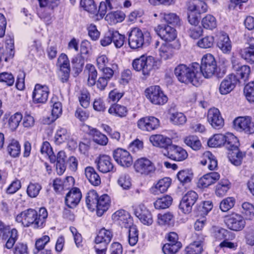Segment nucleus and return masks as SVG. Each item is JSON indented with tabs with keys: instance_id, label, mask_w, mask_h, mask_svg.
Wrapping results in <instances>:
<instances>
[{
	"instance_id": "obj_1",
	"label": "nucleus",
	"mask_w": 254,
	"mask_h": 254,
	"mask_svg": "<svg viewBox=\"0 0 254 254\" xmlns=\"http://www.w3.org/2000/svg\"><path fill=\"white\" fill-rule=\"evenodd\" d=\"M47 217L48 212L44 207L40 208L38 212L34 209L29 208L18 214L15 220L24 227L41 229L45 226Z\"/></svg>"
},
{
	"instance_id": "obj_2",
	"label": "nucleus",
	"mask_w": 254,
	"mask_h": 254,
	"mask_svg": "<svg viewBox=\"0 0 254 254\" xmlns=\"http://www.w3.org/2000/svg\"><path fill=\"white\" fill-rule=\"evenodd\" d=\"M194 65H195L196 71L200 73V78L202 75L206 78H210L213 75L221 78L226 73L225 69L222 70L219 68L218 70L216 62L213 56L210 54L203 56L201 65L196 63H194Z\"/></svg>"
},
{
	"instance_id": "obj_3",
	"label": "nucleus",
	"mask_w": 254,
	"mask_h": 254,
	"mask_svg": "<svg viewBox=\"0 0 254 254\" xmlns=\"http://www.w3.org/2000/svg\"><path fill=\"white\" fill-rule=\"evenodd\" d=\"M174 74L178 80L185 84H191L198 86L200 84V73L195 70L194 63L189 66L180 64L174 69Z\"/></svg>"
},
{
	"instance_id": "obj_4",
	"label": "nucleus",
	"mask_w": 254,
	"mask_h": 254,
	"mask_svg": "<svg viewBox=\"0 0 254 254\" xmlns=\"http://www.w3.org/2000/svg\"><path fill=\"white\" fill-rule=\"evenodd\" d=\"M157 62L152 56H141L134 59L132 63L133 69L137 71H141L146 76L150 75L151 71L157 68Z\"/></svg>"
},
{
	"instance_id": "obj_5",
	"label": "nucleus",
	"mask_w": 254,
	"mask_h": 254,
	"mask_svg": "<svg viewBox=\"0 0 254 254\" xmlns=\"http://www.w3.org/2000/svg\"><path fill=\"white\" fill-rule=\"evenodd\" d=\"M150 39L149 32L143 33L138 28H132L128 34V45L132 49L142 47L144 43H149Z\"/></svg>"
},
{
	"instance_id": "obj_6",
	"label": "nucleus",
	"mask_w": 254,
	"mask_h": 254,
	"mask_svg": "<svg viewBox=\"0 0 254 254\" xmlns=\"http://www.w3.org/2000/svg\"><path fill=\"white\" fill-rule=\"evenodd\" d=\"M224 221L227 227L234 231H240L246 226V220L240 214L233 212L224 217Z\"/></svg>"
},
{
	"instance_id": "obj_7",
	"label": "nucleus",
	"mask_w": 254,
	"mask_h": 254,
	"mask_svg": "<svg viewBox=\"0 0 254 254\" xmlns=\"http://www.w3.org/2000/svg\"><path fill=\"white\" fill-rule=\"evenodd\" d=\"M145 93L146 97L151 103L155 105H164L168 101V97L160 86L155 85L147 88Z\"/></svg>"
},
{
	"instance_id": "obj_8",
	"label": "nucleus",
	"mask_w": 254,
	"mask_h": 254,
	"mask_svg": "<svg viewBox=\"0 0 254 254\" xmlns=\"http://www.w3.org/2000/svg\"><path fill=\"white\" fill-rule=\"evenodd\" d=\"M196 191H187L180 201L179 208L185 214H189L192 211V206L198 199Z\"/></svg>"
},
{
	"instance_id": "obj_9",
	"label": "nucleus",
	"mask_w": 254,
	"mask_h": 254,
	"mask_svg": "<svg viewBox=\"0 0 254 254\" xmlns=\"http://www.w3.org/2000/svg\"><path fill=\"white\" fill-rule=\"evenodd\" d=\"M235 128L239 131H244L250 134L254 133V123L252 122L250 117H240L233 122Z\"/></svg>"
},
{
	"instance_id": "obj_10",
	"label": "nucleus",
	"mask_w": 254,
	"mask_h": 254,
	"mask_svg": "<svg viewBox=\"0 0 254 254\" xmlns=\"http://www.w3.org/2000/svg\"><path fill=\"white\" fill-rule=\"evenodd\" d=\"M163 153L165 156L176 161H184L188 156L187 152L184 148L172 143Z\"/></svg>"
},
{
	"instance_id": "obj_11",
	"label": "nucleus",
	"mask_w": 254,
	"mask_h": 254,
	"mask_svg": "<svg viewBox=\"0 0 254 254\" xmlns=\"http://www.w3.org/2000/svg\"><path fill=\"white\" fill-rule=\"evenodd\" d=\"M134 167L136 172L144 175H150L155 171L153 164L146 158L138 159L134 164Z\"/></svg>"
},
{
	"instance_id": "obj_12",
	"label": "nucleus",
	"mask_w": 254,
	"mask_h": 254,
	"mask_svg": "<svg viewBox=\"0 0 254 254\" xmlns=\"http://www.w3.org/2000/svg\"><path fill=\"white\" fill-rule=\"evenodd\" d=\"M138 127L142 131H151L157 129L160 121L153 116H147L140 119L137 123Z\"/></svg>"
},
{
	"instance_id": "obj_13",
	"label": "nucleus",
	"mask_w": 254,
	"mask_h": 254,
	"mask_svg": "<svg viewBox=\"0 0 254 254\" xmlns=\"http://www.w3.org/2000/svg\"><path fill=\"white\" fill-rule=\"evenodd\" d=\"M113 156L115 161L122 166L128 167L132 164L131 155L127 150L123 148H118L115 150Z\"/></svg>"
},
{
	"instance_id": "obj_14",
	"label": "nucleus",
	"mask_w": 254,
	"mask_h": 254,
	"mask_svg": "<svg viewBox=\"0 0 254 254\" xmlns=\"http://www.w3.org/2000/svg\"><path fill=\"white\" fill-rule=\"evenodd\" d=\"M97 169L103 173L114 172L116 169L112 162L111 158L107 155L101 154L95 160Z\"/></svg>"
},
{
	"instance_id": "obj_15",
	"label": "nucleus",
	"mask_w": 254,
	"mask_h": 254,
	"mask_svg": "<svg viewBox=\"0 0 254 254\" xmlns=\"http://www.w3.org/2000/svg\"><path fill=\"white\" fill-rule=\"evenodd\" d=\"M49 89L46 85L36 84L32 93V99L35 104H44L48 98Z\"/></svg>"
},
{
	"instance_id": "obj_16",
	"label": "nucleus",
	"mask_w": 254,
	"mask_h": 254,
	"mask_svg": "<svg viewBox=\"0 0 254 254\" xmlns=\"http://www.w3.org/2000/svg\"><path fill=\"white\" fill-rule=\"evenodd\" d=\"M155 30L157 35L166 42H171L177 37L176 29L168 25H159Z\"/></svg>"
},
{
	"instance_id": "obj_17",
	"label": "nucleus",
	"mask_w": 254,
	"mask_h": 254,
	"mask_svg": "<svg viewBox=\"0 0 254 254\" xmlns=\"http://www.w3.org/2000/svg\"><path fill=\"white\" fill-rule=\"evenodd\" d=\"M112 219L120 226L126 228L133 226V220L129 213L125 210H119L112 215Z\"/></svg>"
},
{
	"instance_id": "obj_18",
	"label": "nucleus",
	"mask_w": 254,
	"mask_h": 254,
	"mask_svg": "<svg viewBox=\"0 0 254 254\" xmlns=\"http://www.w3.org/2000/svg\"><path fill=\"white\" fill-rule=\"evenodd\" d=\"M239 82V79L234 74L227 75L221 82L219 86L220 93L226 95L232 91Z\"/></svg>"
},
{
	"instance_id": "obj_19",
	"label": "nucleus",
	"mask_w": 254,
	"mask_h": 254,
	"mask_svg": "<svg viewBox=\"0 0 254 254\" xmlns=\"http://www.w3.org/2000/svg\"><path fill=\"white\" fill-rule=\"evenodd\" d=\"M207 121L212 127L215 129L222 128L224 124V120L217 108H211L208 110Z\"/></svg>"
},
{
	"instance_id": "obj_20",
	"label": "nucleus",
	"mask_w": 254,
	"mask_h": 254,
	"mask_svg": "<svg viewBox=\"0 0 254 254\" xmlns=\"http://www.w3.org/2000/svg\"><path fill=\"white\" fill-rule=\"evenodd\" d=\"M134 214L144 225H151L153 222L152 214L143 204H140L136 208Z\"/></svg>"
},
{
	"instance_id": "obj_21",
	"label": "nucleus",
	"mask_w": 254,
	"mask_h": 254,
	"mask_svg": "<svg viewBox=\"0 0 254 254\" xmlns=\"http://www.w3.org/2000/svg\"><path fill=\"white\" fill-rule=\"evenodd\" d=\"M113 237V232L105 228H101L95 239L96 245H105L108 246Z\"/></svg>"
},
{
	"instance_id": "obj_22",
	"label": "nucleus",
	"mask_w": 254,
	"mask_h": 254,
	"mask_svg": "<svg viewBox=\"0 0 254 254\" xmlns=\"http://www.w3.org/2000/svg\"><path fill=\"white\" fill-rule=\"evenodd\" d=\"M149 140L153 146L164 148L165 150L167 149L168 147L172 143V140L170 138L161 134L152 135L149 137Z\"/></svg>"
},
{
	"instance_id": "obj_23",
	"label": "nucleus",
	"mask_w": 254,
	"mask_h": 254,
	"mask_svg": "<svg viewBox=\"0 0 254 254\" xmlns=\"http://www.w3.org/2000/svg\"><path fill=\"white\" fill-rule=\"evenodd\" d=\"M56 168L57 174L62 175L65 172L66 168V155L64 151H59L55 155Z\"/></svg>"
},
{
	"instance_id": "obj_24",
	"label": "nucleus",
	"mask_w": 254,
	"mask_h": 254,
	"mask_svg": "<svg viewBox=\"0 0 254 254\" xmlns=\"http://www.w3.org/2000/svg\"><path fill=\"white\" fill-rule=\"evenodd\" d=\"M110 202V197L106 194L102 195L100 197H98V204L96 207L97 215L98 216H101L108 209Z\"/></svg>"
},
{
	"instance_id": "obj_25",
	"label": "nucleus",
	"mask_w": 254,
	"mask_h": 254,
	"mask_svg": "<svg viewBox=\"0 0 254 254\" xmlns=\"http://www.w3.org/2000/svg\"><path fill=\"white\" fill-rule=\"evenodd\" d=\"M217 45L224 53L228 54L232 49L231 42L228 35L225 33L218 35Z\"/></svg>"
},
{
	"instance_id": "obj_26",
	"label": "nucleus",
	"mask_w": 254,
	"mask_h": 254,
	"mask_svg": "<svg viewBox=\"0 0 254 254\" xmlns=\"http://www.w3.org/2000/svg\"><path fill=\"white\" fill-rule=\"evenodd\" d=\"M82 197L81 191H68L65 198V203L70 208H74Z\"/></svg>"
},
{
	"instance_id": "obj_27",
	"label": "nucleus",
	"mask_w": 254,
	"mask_h": 254,
	"mask_svg": "<svg viewBox=\"0 0 254 254\" xmlns=\"http://www.w3.org/2000/svg\"><path fill=\"white\" fill-rule=\"evenodd\" d=\"M189 11L196 12L198 14L204 13L207 10V5L201 0H190L188 3Z\"/></svg>"
},
{
	"instance_id": "obj_28",
	"label": "nucleus",
	"mask_w": 254,
	"mask_h": 254,
	"mask_svg": "<svg viewBox=\"0 0 254 254\" xmlns=\"http://www.w3.org/2000/svg\"><path fill=\"white\" fill-rule=\"evenodd\" d=\"M193 173L190 170L186 169L179 171L177 174V178L180 184L188 189L191 184L193 178Z\"/></svg>"
},
{
	"instance_id": "obj_29",
	"label": "nucleus",
	"mask_w": 254,
	"mask_h": 254,
	"mask_svg": "<svg viewBox=\"0 0 254 254\" xmlns=\"http://www.w3.org/2000/svg\"><path fill=\"white\" fill-rule=\"evenodd\" d=\"M246 157V152L241 151L239 148L236 150L229 151L228 152V158L232 164L235 166H239L243 159Z\"/></svg>"
},
{
	"instance_id": "obj_30",
	"label": "nucleus",
	"mask_w": 254,
	"mask_h": 254,
	"mask_svg": "<svg viewBox=\"0 0 254 254\" xmlns=\"http://www.w3.org/2000/svg\"><path fill=\"white\" fill-rule=\"evenodd\" d=\"M233 69L236 72L235 75L238 79L240 78L244 81L248 79L251 72L250 67L248 65L240 64H234Z\"/></svg>"
},
{
	"instance_id": "obj_31",
	"label": "nucleus",
	"mask_w": 254,
	"mask_h": 254,
	"mask_svg": "<svg viewBox=\"0 0 254 254\" xmlns=\"http://www.w3.org/2000/svg\"><path fill=\"white\" fill-rule=\"evenodd\" d=\"M89 134L92 136L93 141L101 145H106L108 143V138L105 134L94 128H89Z\"/></svg>"
},
{
	"instance_id": "obj_32",
	"label": "nucleus",
	"mask_w": 254,
	"mask_h": 254,
	"mask_svg": "<svg viewBox=\"0 0 254 254\" xmlns=\"http://www.w3.org/2000/svg\"><path fill=\"white\" fill-rule=\"evenodd\" d=\"M175 223V216L173 213L167 212L164 214H158L157 223L161 226H173Z\"/></svg>"
},
{
	"instance_id": "obj_33",
	"label": "nucleus",
	"mask_w": 254,
	"mask_h": 254,
	"mask_svg": "<svg viewBox=\"0 0 254 254\" xmlns=\"http://www.w3.org/2000/svg\"><path fill=\"white\" fill-rule=\"evenodd\" d=\"M85 175L89 182L94 186L101 184V179L94 168L87 167L85 169Z\"/></svg>"
},
{
	"instance_id": "obj_34",
	"label": "nucleus",
	"mask_w": 254,
	"mask_h": 254,
	"mask_svg": "<svg viewBox=\"0 0 254 254\" xmlns=\"http://www.w3.org/2000/svg\"><path fill=\"white\" fill-rule=\"evenodd\" d=\"M240 145L238 138L231 133H227L226 134V142H225V147L228 151L236 150L239 148Z\"/></svg>"
},
{
	"instance_id": "obj_35",
	"label": "nucleus",
	"mask_w": 254,
	"mask_h": 254,
	"mask_svg": "<svg viewBox=\"0 0 254 254\" xmlns=\"http://www.w3.org/2000/svg\"><path fill=\"white\" fill-rule=\"evenodd\" d=\"M125 18V14L121 11H116L108 13L105 20L111 25L122 22Z\"/></svg>"
},
{
	"instance_id": "obj_36",
	"label": "nucleus",
	"mask_w": 254,
	"mask_h": 254,
	"mask_svg": "<svg viewBox=\"0 0 254 254\" xmlns=\"http://www.w3.org/2000/svg\"><path fill=\"white\" fill-rule=\"evenodd\" d=\"M174 48L172 44L165 43L162 44L159 48V55L164 60L171 58L174 54Z\"/></svg>"
},
{
	"instance_id": "obj_37",
	"label": "nucleus",
	"mask_w": 254,
	"mask_h": 254,
	"mask_svg": "<svg viewBox=\"0 0 254 254\" xmlns=\"http://www.w3.org/2000/svg\"><path fill=\"white\" fill-rule=\"evenodd\" d=\"M8 238L6 240V242L4 246V248L7 249H12L18 238V231L15 228L10 229L9 228L7 232Z\"/></svg>"
},
{
	"instance_id": "obj_38",
	"label": "nucleus",
	"mask_w": 254,
	"mask_h": 254,
	"mask_svg": "<svg viewBox=\"0 0 254 254\" xmlns=\"http://www.w3.org/2000/svg\"><path fill=\"white\" fill-rule=\"evenodd\" d=\"M7 151L11 157H19L21 152V146L19 142L15 139H12L7 146Z\"/></svg>"
},
{
	"instance_id": "obj_39",
	"label": "nucleus",
	"mask_w": 254,
	"mask_h": 254,
	"mask_svg": "<svg viewBox=\"0 0 254 254\" xmlns=\"http://www.w3.org/2000/svg\"><path fill=\"white\" fill-rule=\"evenodd\" d=\"M84 72H86L88 75V85L90 86L95 85L97 76V71L95 67L91 64H87L85 66Z\"/></svg>"
},
{
	"instance_id": "obj_40",
	"label": "nucleus",
	"mask_w": 254,
	"mask_h": 254,
	"mask_svg": "<svg viewBox=\"0 0 254 254\" xmlns=\"http://www.w3.org/2000/svg\"><path fill=\"white\" fill-rule=\"evenodd\" d=\"M108 113L113 116L124 117L127 114V109L124 106L115 104L110 107L108 110Z\"/></svg>"
},
{
	"instance_id": "obj_41",
	"label": "nucleus",
	"mask_w": 254,
	"mask_h": 254,
	"mask_svg": "<svg viewBox=\"0 0 254 254\" xmlns=\"http://www.w3.org/2000/svg\"><path fill=\"white\" fill-rule=\"evenodd\" d=\"M173 198L169 195H166L162 197L158 198L154 203L156 209H165L168 208L172 203Z\"/></svg>"
},
{
	"instance_id": "obj_42",
	"label": "nucleus",
	"mask_w": 254,
	"mask_h": 254,
	"mask_svg": "<svg viewBox=\"0 0 254 254\" xmlns=\"http://www.w3.org/2000/svg\"><path fill=\"white\" fill-rule=\"evenodd\" d=\"M70 134L67 130L65 128H60L57 130L55 135V142L56 144L60 145L68 140Z\"/></svg>"
},
{
	"instance_id": "obj_43",
	"label": "nucleus",
	"mask_w": 254,
	"mask_h": 254,
	"mask_svg": "<svg viewBox=\"0 0 254 254\" xmlns=\"http://www.w3.org/2000/svg\"><path fill=\"white\" fill-rule=\"evenodd\" d=\"M226 142V134H216L208 141V145L210 147H217L225 145Z\"/></svg>"
},
{
	"instance_id": "obj_44",
	"label": "nucleus",
	"mask_w": 254,
	"mask_h": 254,
	"mask_svg": "<svg viewBox=\"0 0 254 254\" xmlns=\"http://www.w3.org/2000/svg\"><path fill=\"white\" fill-rule=\"evenodd\" d=\"M98 194L96 191H88L86 197V203L90 210H94L98 204Z\"/></svg>"
},
{
	"instance_id": "obj_45",
	"label": "nucleus",
	"mask_w": 254,
	"mask_h": 254,
	"mask_svg": "<svg viewBox=\"0 0 254 254\" xmlns=\"http://www.w3.org/2000/svg\"><path fill=\"white\" fill-rule=\"evenodd\" d=\"M202 251V242L195 241L185 248V254H199Z\"/></svg>"
},
{
	"instance_id": "obj_46",
	"label": "nucleus",
	"mask_w": 254,
	"mask_h": 254,
	"mask_svg": "<svg viewBox=\"0 0 254 254\" xmlns=\"http://www.w3.org/2000/svg\"><path fill=\"white\" fill-rule=\"evenodd\" d=\"M84 58L82 55H77L71 60L72 68L76 73H80L84 64Z\"/></svg>"
},
{
	"instance_id": "obj_47",
	"label": "nucleus",
	"mask_w": 254,
	"mask_h": 254,
	"mask_svg": "<svg viewBox=\"0 0 254 254\" xmlns=\"http://www.w3.org/2000/svg\"><path fill=\"white\" fill-rule=\"evenodd\" d=\"M201 24L207 29L212 30L217 26V21L212 15L207 14L202 19Z\"/></svg>"
},
{
	"instance_id": "obj_48",
	"label": "nucleus",
	"mask_w": 254,
	"mask_h": 254,
	"mask_svg": "<svg viewBox=\"0 0 254 254\" xmlns=\"http://www.w3.org/2000/svg\"><path fill=\"white\" fill-rule=\"evenodd\" d=\"M40 152L42 154H46L48 156L51 163H55V155L49 142L44 141L43 143Z\"/></svg>"
},
{
	"instance_id": "obj_49",
	"label": "nucleus",
	"mask_w": 254,
	"mask_h": 254,
	"mask_svg": "<svg viewBox=\"0 0 254 254\" xmlns=\"http://www.w3.org/2000/svg\"><path fill=\"white\" fill-rule=\"evenodd\" d=\"M170 122L175 125H183L187 122L186 116L181 112H175L170 114Z\"/></svg>"
},
{
	"instance_id": "obj_50",
	"label": "nucleus",
	"mask_w": 254,
	"mask_h": 254,
	"mask_svg": "<svg viewBox=\"0 0 254 254\" xmlns=\"http://www.w3.org/2000/svg\"><path fill=\"white\" fill-rule=\"evenodd\" d=\"M22 118V114L19 112H16L10 116L8 120V126L12 131H14L16 129Z\"/></svg>"
},
{
	"instance_id": "obj_51",
	"label": "nucleus",
	"mask_w": 254,
	"mask_h": 254,
	"mask_svg": "<svg viewBox=\"0 0 254 254\" xmlns=\"http://www.w3.org/2000/svg\"><path fill=\"white\" fill-rule=\"evenodd\" d=\"M78 100L80 105L87 108L90 104V95L89 92L86 89H83L79 91Z\"/></svg>"
},
{
	"instance_id": "obj_52",
	"label": "nucleus",
	"mask_w": 254,
	"mask_h": 254,
	"mask_svg": "<svg viewBox=\"0 0 254 254\" xmlns=\"http://www.w3.org/2000/svg\"><path fill=\"white\" fill-rule=\"evenodd\" d=\"M160 14L167 23L173 26L180 25V18L176 14L174 13H161Z\"/></svg>"
},
{
	"instance_id": "obj_53",
	"label": "nucleus",
	"mask_w": 254,
	"mask_h": 254,
	"mask_svg": "<svg viewBox=\"0 0 254 254\" xmlns=\"http://www.w3.org/2000/svg\"><path fill=\"white\" fill-rule=\"evenodd\" d=\"M112 43H114L115 46L117 48H120L124 45L125 41V36L120 34L118 31L112 29Z\"/></svg>"
},
{
	"instance_id": "obj_54",
	"label": "nucleus",
	"mask_w": 254,
	"mask_h": 254,
	"mask_svg": "<svg viewBox=\"0 0 254 254\" xmlns=\"http://www.w3.org/2000/svg\"><path fill=\"white\" fill-rule=\"evenodd\" d=\"M181 243L177 244H165L162 247V251L164 254H176L182 248Z\"/></svg>"
},
{
	"instance_id": "obj_55",
	"label": "nucleus",
	"mask_w": 254,
	"mask_h": 254,
	"mask_svg": "<svg viewBox=\"0 0 254 254\" xmlns=\"http://www.w3.org/2000/svg\"><path fill=\"white\" fill-rule=\"evenodd\" d=\"M185 143L194 150H199L201 146V142L196 136H189L185 139Z\"/></svg>"
},
{
	"instance_id": "obj_56",
	"label": "nucleus",
	"mask_w": 254,
	"mask_h": 254,
	"mask_svg": "<svg viewBox=\"0 0 254 254\" xmlns=\"http://www.w3.org/2000/svg\"><path fill=\"white\" fill-rule=\"evenodd\" d=\"M236 202L233 197H228L223 199L220 203V208L223 212H227L234 207Z\"/></svg>"
},
{
	"instance_id": "obj_57",
	"label": "nucleus",
	"mask_w": 254,
	"mask_h": 254,
	"mask_svg": "<svg viewBox=\"0 0 254 254\" xmlns=\"http://www.w3.org/2000/svg\"><path fill=\"white\" fill-rule=\"evenodd\" d=\"M128 240L129 245L134 246L138 240V231L136 226H133L128 228Z\"/></svg>"
},
{
	"instance_id": "obj_58",
	"label": "nucleus",
	"mask_w": 254,
	"mask_h": 254,
	"mask_svg": "<svg viewBox=\"0 0 254 254\" xmlns=\"http://www.w3.org/2000/svg\"><path fill=\"white\" fill-rule=\"evenodd\" d=\"M239 53L241 57L247 63L254 64V50L241 49Z\"/></svg>"
},
{
	"instance_id": "obj_59",
	"label": "nucleus",
	"mask_w": 254,
	"mask_h": 254,
	"mask_svg": "<svg viewBox=\"0 0 254 254\" xmlns=\"http://www.w3.org/2000/svg\"><path fill=\"white\" fill-rule=\"evenodd\" d=\"M14 77L11 73L8 72L0 73V82L10 86L14 84Z\"/></svg>"
},
{
	"instance_id": "obj_60",
	"label": "nucleus",
	"mask_w": 254,
	"mask_h": 254,
	"mask_svg": "<svg viewBox=\"0 0 254 254\" xmlns=\"http://www.w3.org/2000/svg\"><path fill=\"white\" fill-rule=\"evenodd\" d=\"M244 93L249 102H254V82H250L245 86Z\"/></svg>"
},
{
	"instance_id": "obj_61",
	"label": "nucleus",
	"mask_w": 254,
	"mask_h": 254,
	"mask_svg": "<svg viewBox=\"0 0 254 254\" xmlns=\"http://www.w3.org/2000/svg\"><path fill=\"white\" fill-rule=\"evenodd\" d=\"M81 6L88 12L95 13L97 12L96 5L93 0H81Z\"/></svg>"
},
{
	"instance_id": "obj_62",
	"label": "nucleus",
	"mask_w": 254,
	"mask_h": 254,
	"mask_svg": "<svg viewBox=\"0 0 254 254\" xmlns=\"http://www.w3.org/2000/svg\"><path fill=\"white\" fill-rule=\"evenodd\" d=\"M214 43L213 36H206L198 41L197 45L201 48L207 49L212 47Z\"/></svg>"
},
{
	"instance_id": "obj_63",
	"label": "nucleus",
	"mask_w": 254,
	"mask_h": 254,
	"mask_svg": "<svg viewBox=\"0 0 254 254\" xmlns=\"http://www.w3.org/2000/svg\"><path fill=\"white\" fill-rule=\"evenodd\" d=\"M171 184V179L165 177L160 180L155 185V188L159 190H167Z\"/></svg>"
},
{
	"instance_id": "obj_64",
	"label": "nucleus",
	"mask_w": 254,
	"mask_h": 254,
	"mask_svg": "<svg viewBox=\"0 0 254 254\" xmlns=\"http://www.w3.org/2000/svg\"><path fill=\"white\" fill-rule=\"evenodd\" d=\"M242 212L248 218L251 219L254 215V206L251 203L245 202L242 204Z\"/></svg>"
}]
</instances>
